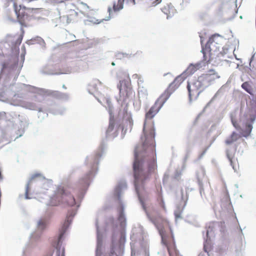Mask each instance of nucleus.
Returning a JSON list of instances; mask_svg holds the SVG:
<instances>
[{"instance_id":"nucleus-1","label":"nucleus","mask_w":256,"mask_h":256,"mask_svg":"<svg viewBox=\"0 0 256 256\" xmlns=\"http://www.w3.org/2000/svg\"><path fill=\"white\" fill-rule=\"evenodd\" d=\"M160 96L145 115L142 144L136 146L134 150L133 172L136 190L148 182L157 168L155 150V128L154 117L166 101Z\"/></svg>"},{"instance_id":"nucleus-2","label":"nucleus","mask_w":256,"mask_h":256,"mask_svg":"<svg viewBox=\"0 0 256 256\" xmlns=\"http://www.w3.org/2000/svg\"><path fill=\"white\" fill-rule=\"evenodd\" d=\"M80 191V188H76L72 184L59 186L55 196L52 198V205L56 206L62 204L70 206H74L76 204V200L73 194L76 195Z\"/></svg>"},{"instance_id":"nucleus-3","label":"nucleus","mask_w":256,"mask_h":256,"mask_svg":"<svg viewBox=\"0 0 256 256\" xmlns=\"http://www.w3.org/2000/svg\"><path fill=\"white\" fill-rule=\"evenodd\" d=\"M223 38L218 34H214L210 36L206 44L205 48H202V52L204 55V60L209 62L212 52L219 50L222 46Z\"/></svg>"},{"instance_id":"nucleus-4","label":"nucleus","mask_w":256,"mask_h":256,"mask_svg":"<svg viewBox=\"0 0 256 256\" xmlns=\"http://www.w3.org/2000/svg\"><path fill=\"white\" fill-rule=\"evenodd\" d=\"M123 75V79L120 80L118 87L120 90V97L123 101H126L127 99L132 96L134 92L129 76L126 74Z\"/></svg>"},{"instance_id":"nucleus-5","label":"nucleus","mask_w":256,"mask_h":256,"mask_svg":"<svg viewBox=\"0 0 256 256\" xmlns=\"http://www.w3.org/2000/svg\"><path fill=\"white\" fill-rule=\"evenodd\" d=\"M204 78L200 77L198 80L188 82L187 88L190 100L197 98L200 93L202 92L204 89V86L202 84Z\"/></svg>"},{"instance_id":"nucleus-6","label":"nucleus","mask_w":256,"mask_h":256,"mask_svg":"<svg viewBox=\"0 0 256 256\" xmlns=\"http://www.w3.org/2000/svg\"><path fill=\"white\" fill-rule=\"evenodd\" d=\"M186 78L184 74H182L176 76L161 96H163L165 100H167L171 94L179 88Z\"/></svg>"},{"instance_id":"nucleus-7","label":"nucleus","mask_w":256,"mask_h":256,"mask_svg":"<svg viewBox=\"0 0 256 256\" xmlns=\"http://www.w3.org/2000/svg\"><path fill=\"white\" fill-rule=\"evenodd\" d=\"M125 242V234L124 232H121L113 244V254H114L116 256H122Z\"/></svg>"},{"instance_id":"nucleus-8","label":"nucleus","mask_w":256,"mask_h":256,"mask_svg":"<svg viewBox=\"0 0 256 256\" xmlns=\"http://www.w3.org/2000/svg\"><path fill=\"white\" fill-rule=\"evenodd\" d=\"M74 214L75 212L73 210H70L68 212L66 216V219L59 230L58 244L60 242L64 234L70 224L72 218L74 216Z\"/></svg>"},{"instance_id":"nucleus-9","label":"nucleus","mask_w":256,"mask_h":256,"mask_svg":"<svg viewBox=\"0 0 256 256\" xmlns=\"http://www.w3.org/2000/svg\"><path fill=\"white\" fill-rule=\"evenodd\" d=\"M98 94V102L101 103L106 108H108V112L110 114V122L108 128L107 130V134L110 132L112 130V112L111 110V102L110 98L106 97L104 95Z\"/></svg>"},{"instance_id":"nucleus-10","label":"nucleus","mask_w":256,"mask_h":256,"mask_svg":"<svg viewBox=\"0 0 256 256\" xmlns=\"http://www.w3.org/2000/svg\"><path fill=\"white\" fill-rule=\"evenodd\" d=\"M14 6L17 16L18 22L22 26H26V24L24 19L25 16H27L25 12L26 8L21 5L18 6L15 3L14 4Z\"/></svg>"},{"instance_id":"nucleus-11","label":"nucleus","mask_w":256,"mask_h":256,"mask_svg":"<svg viewBox=\"0 0 256 256\" xmlns=\"http://www.w3.org/2000/svg\"><path fill=\"white\" fill-rule=\"evenodd\" d=\"M64 18L68 24L76 22L80 20L78 12L73 10H68Z\"/></svg>"},{"instance_id":"nucleus-12","label":"nucleus","mask_w":256,"mask_h":256,"mask_svg":"<svg viewBox=\"0 0 256 256\" xmlns=\"http://www.w3.org/2000/svg\"><path fill=\"white\" fill-rule=\"evenodd\" d=\"M118 213V220L120 222V224L122 228L126 226V220L124 215V206L120 204L116 208Z\"/></svg>"},{"instance_id":"nucleus-13","label":"nucleus","mask_w":256,"mask_h":256,"mask_svg":"<svg viewBox=\"0 0 256 256\" xmlns=\"http://www.w3.org/2000/svg\"><path fill=\"white\" fill-rule=\"evenodd\" d=\"M200 64H190L186 69V70L182 74H184V76H186V78L188 76L194 73L198 70L200 68Z\"/></svg>"},{"instance_id":"nucleus-14","label":"nucleus","mask_w":256,"mask_h":256,"mask_svg":"<svg viewBox=\"0 0 256 256\" xmlns=\"http://www.w3.org/2000/svg\"><path fill=\"white\" fill-rule=\"evenodd\" d=\"M162 10L164 14L166 15L167 18H168L174 16L175 12V10L172 7H170L168 5L164 6L162 8Z\"/></svg>"},{"instance_id":"nucleus-15","label":"nucleus","mask_w":256,"mask_h":256,"mask_svg":"<svg viewBox=\"0 0 256 256\" xmlns=\"http://www.w3.org/2000/svg\"><path fill=\"white\" fill-rule=\"evenodd\" d=\"M124 1H125L126 3L135 4V0H118L117 4H114L113 5V10H118L122 8Z\"/></svg>"},{"instance_id":"nucleus-16","label":"nucleus","mask_w":256,"mask_h":256,"mask_svg":"<svg viewBox=\"0 0 256 256\" xmlns=\"http://www.w3.org/2000/svg\"><path fill=\"white\" fill-rule=\"evenodd\" d=\"M90 90L94 92H97L102 87L101 82L98 80H96L92 82L90 84Z\"/></svg>"},{"instance_id":"nucleus-17","label":"nucleus","mask_w":256,"mask_h":256,"mask_svg":"<svg viewBox=\"0 0 256 256\" xmlns=\"http://www.w3.org/2000/svg\"><path fill=\"white\" fill-rule=\"evenodd\" d=\"M239 138V136L236 132H233L230 136L226 140V144H230L234 142H236Z\"/></svg>"},{"instance_id":"nucleus-18","label":"nucleus","mask_w":256,"mask_h":256,"mask_svg":"<svg viewBox=\"0 0 256 256\" xmlns=\"http://www.w3.org/2000/svg\"><path fill=\"white\" fill-rule=\"evenodd\" d=\"M242 87L246 92H248L250 94H252V89L250 85L249 84L248 82H244L242 85Z\"/></svg>"},{"instance_id":"nucleus-19","label":"nucleus","mask_w":256,"mask_h":256,"mask_svg":"<svg viewBox=\"0 0 256 256\" xmlns=\"http://www.w3.org/2000/svg\"><path fill=\"white\" fill-rule=\"evenodd\" d=\"M48 224V222L45 220H39L38 223V228L43 230L45 228Z\"/></svg>"},{"instance_id":"nucleus-20","label":"nucleus","mask_w":256,"mask_h":256,"mask_svg":"<svg viewBox=\"0 0 256 256\" xmlns=\"http://www.w3.org/2000/svg\"><path fill=\"white\" fill-rule=\"evenodd\" d=\"M226 155L228 159L229 160L231 166H232L233 168H234L232 160L234 157V152H230V150H228L226 152Z\"/></svg>"},{"instance_id":"nucleus-21","label":"nucleus","mask_w":256,"mask_h":256,"mask_svg":"<svg viewBox=\"0 0 256 256\" xmlns=\"http://www.w3.org/2000/svg\"><path fill=\"white\" fill-rule=\"evenodd\" d=\"M22 34L19 36L16 42V44L20 45L22 42V38L24 36V30L22 28Z\"/></svg>"},{"instance_id":"nucleus-22","label":"nucleus","mask_w":256,"mask_h":256,"mask_svg":"<svg viewBox=\"0 0 256 256\" xmlns=\"http://www.w3.org/2000/svg\"><path fill=\"white\" fill-rule=\"evenodd\" d=\"M124 129V126L122 124H120L118 126H116V134H113V136H116L118 134V132L120 130L122 132Z\"/></svg>"},{"instance_id":"nucleus-23","label":"nucleus","mask_w":256,"mask_h":256,"mask_svg":"<svg viewBox=\"0 0 256 256\" xmlns=\"http://www.w3.org/2000/svg\"><path fill=\"white\" fill-rule=\"evenodd\" d=\"M8 64L6 62H4L2 64V68L0 70V74H2L4 70L8 67Z\"/></svg>"},{"instance_id":"nucleus-24","label":"nucleus","mask_w":256,"mask_h":256,"mask_svg":"<svg viewBox=\"0 0 256 256\" xmlns=\"http://www.w3.org/2000/svg\"><path fill=\"white\" fill-rule=\"evenodd\" d=\"M162 2V0H156L154 2H152V5L153 6H157L158 4H160Z\"/></svg>"},{"instance_id":"nucleus-25","label":"nucleus","mask_w":256,"mask_h":256,"mask_svg":"<svg viewBox=\"0 0 256 256\" xmlns=\"http://www.w3.org/2000/svg\"><path fill=\"white\" fill-rule=\"evenodd\" d=\"M246 126L248 130V132H247V135L249 134L252 129V126L250 124H246Z\"/></svg>"},{"instance_id":"nucleus-26","label":"nucleus","mask_w":256,"mask_h":256,"mask_svg":"<svg viewBox=\"0 0 256 256\" xmlns=\"http://www.w3.org/2000/svg\"><path fill=\"white\" fill-rule=\"evenodd\" d=\"M116 56L118 58H124L126 56V55H125L124 54H122V53H118V54H116Z\"/></svg>"},{"instance_id":"nucleus-27","label":"nucleus","mask_w":256,"mask_h":256,"mask_svg":"<svg viewBox=\"0 0 256 256\" xmlns=\"http://www.w3.org/2000/svg\"><path fill=\"white\" fill-rule=\"evenodd\" d=\"M160 206L164 210H166V206H165L164 202L163 200H161Z\"/></svg>"},{"instance_id":"nucleus-28","label":"nucleus","mask_w":256,"mask_h":256,"mask_svg":"<svg viewBox=\"0 0 256 256\" xmlns=\"http://www.w3.org/2000/svg\"><path fill=\"white\" fill-rule=\"evenodd\" d=\"M112 252L110 251V252L108 254H105L104 256H112Z\"/></svg>"},{"instance_id":"nucleus-29","label":"nucleus","mask_w":256,"mask_h":256,"mask_svg":"<svg viewBox=\"0 0 256 256\" xmlns=\"http://www.w3.org/2000/svg\"><path fill=\"white\" fill-rule=\"evenodd\" d=\"M40 176V174H35V175L32 176V179H34L35 178H36L37 176Z\"/></svg>"},{"instance_id":"nucleus-30","label":"nucleus","mask_w":256,"mask_h":256,"mask_svg":"<svg viewBox=\"0 0 256 256\" xmlns=\"http://www.w3.org/2000/svg\"><path fill=\"white\" fill-rule=\"evenodd\" d=\"M140 54H142V52H137L136 53V55H138V56H139L140 55Z\"/></svg>"},{"instance_id":"nucleus-31","label":"nucleus","mask_w":256,"mask_h":256,"mask_svg":"<svg viewBox=\"0 0 256 256\" xmlns=\"http://www.w3.org/2000/svg\"><path fill=\"white\" fill-rule=\"evenodd\" d=\"M28 190H26V198H28Z\"/></svg>"},{"instance_id":"nucleus-32","label":"nucleus","mask_w":256,"mask_h":256,"mask_svg":"<svg viewBox=\"0 0 256 256\" xmlns=\"http://www.w3.org/2000/svg\"><path fill=\"white\" fill-rule=\"evenodd\" d=\"M232 123H233L234 126L236 128V124H235L233 121H232Z\"/></svg>"},{"instance_id":"nucleus-33","label":"nucleus","mask_w":256,"mask_h":256,"mask_svg":"<svg viewBox=\"0 0 256 256\" xmlns=\"http://www.w3.org/2000/svg\"><path fill=\"white\" fill-rule=\"evenodd\" d=\"M29 9H30V10H37V9H38V8H30Z\"/></svg>"},{"instance_id":"nucleus-34","label":"nucleus","mask_w":256,"mask_h":256,"mask_svg":"<svg viewBox=\"0 0 256 256\" xmlns=\"http://www.w3.org/2000/svg\"><path fill=\"white\" fill-rule=\"evenodd\" d=\"M52 253H53L52 252H51L50 253V256H52Z\"/></svg>"},{"instance_id":"nucleus-35","label":"nucleus","mask_w":256,"mask_h":256,"mask_svg":"<svg viewBox=\"0 0 256 256\" xmlns=\"http://www.w3.org/2000/svg\"><path fill=\"white\" fill-rule=\"evenodd\" d=\"M210 232V230H207V234H208V232Z\"/></svg>"},{"instance_id":"nucleus-36","label":"nucleus","mask_w":256,"mask_h":256,"mask_svg":"<svg viewBox=\"0 0 256 256\" xmlns=\"http://www.w3.org/2000/svg\"><path fill=\"white\" fill-rule=\"evenodd\" d=\"M254 120V118L252 119V122H253V121Z\"/></svg>"},{"instance_id":"nucleus-37","label":"nucleus","mask_w":256,"mask_h":256,"mask_svg":"<svg viewBox=\"0 0 256 256\" xmlns=\"http://www.w3.org/2000/svg\"><path fill=\"white\" fill-rule=\"evenodd\" d=\"M110 8H108V11L110 12Z\"/></svg>"}]
</instances>
